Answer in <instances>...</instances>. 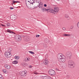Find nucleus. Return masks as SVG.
I'll return each instance as SVG.
<instances>
[{
	"instance_id": "f8f14e48",
	"label": "nucleus",
	"mask_w": 79,
	"mask_h": 79,
	"mask_svg": "<svg viewBox=\"0 0 79 79\" xmlns=\"http://www.w3.org/2000/svg\"><path fill=\"white\" fill-rule=\"evenodd\" d=\"M4 66H5V68H6V69H10V68H11V66H10L7 64H5Z\"/></svg>"
},
{
	"instance_id": "79ce46f5",
	"label": "nucleus",
	"mask_w": 79,
	"mask_h": 79,
	"mask_svg": "<svg viewBox=\"0 0 79 79\" xmlns=\"http://www.w3.org/2000/svg\"><path fill=\"white\" fill-rule=\"evenodd\" d=\"M44 7H47V4H44Z\"/></svg>"
},
{
	"instance_id": "49530a36",
	"label": "nucleus",
	"mask_w": 79,
	"mask_h": 79,
	"mask_svg": "<svg viewBox=\"0 0 79 79\" xmlns=\"http://www.w3.org/2000/svg\"><path fill=\"white\" fill-rule=\"evenodd\" d=\"M34 74H37V73H34Z\"/></svg>"
},
{
	"instance_id": "20e7f679",
	"label": "nucleus",
	"mask_w": 79,
	"mask_h": 79,
	"mask_svg": "<svg viewBox=\"0 0 79 79\" xmlns=\"http://www.w3.org/2000/svg\"><path fill=\"white\" fill-rule=\"evenodd\" d=\"M34 2H26V5L29 9H32V6Z\"/></svg>"
},
{
	"instance_id": "423d86ee",
	"label": "nucleus",
	"mask_w": 79,
	"mask_h": 79,
	"mask_svg": "<svg viewBox=\"0 0 79 79\" xmlns=\"http://www.w3.org/2000/svg\"><path fill=\"white\" fill-rule=\"evenodd\" d=\"M66 55L67 57H68L69 59H71V58L72 57V53L70 52H67Z\"/></svg>"
},
{
	"instance_id": "0eeeda50",
	"label": "nucleus",
	"mask_w": 79,
	"mask_h": 79,
	"mask_svg": "<svg viewBox=\"0 0 79 79\" xmlns=\"http://www.w3.org/2000/svg\"><path fill=\"white\" fill-rule=\"evenodd\" d=\"M5 55L6 57L7 58H10L11 56V53L10 52H5Z\"/></svg>"
},
{
	"instance_id": "1a4fd4ad",
	"label": "nucleus",
	"mask_w": 79,
	"mask_h": 79,
	"mask_svg": "<svg viewBox=\"0 0 79 79\" xmlns=\"http://www.w3.org/2000/svg\"><path fill=\"white\" fill-rule=\"evenodd\" d=\"M10 19H12L13 20H16V18H17V17L15 15H11L10 16Z\"/></svg>"
},
{
	"instance_id": "ddd939ff",
	"label": "nucleus",
	"mask_w": 79,
	"mask_h": 79,
	"mask_svg": "<svg viewBox=\"0 0 79 79\" xmlns=\"http://www.w3.org/2000/svg\"><path fill=\"white\" fill-rule=\"evenodd\" d=\"M26 73L25 72V71H23L21 74L22 76H26Z\"/></svg>"
},
{
	"instance_id": "603ef678",
	"label": "nucleus",
	"mask_w": 79,
	"mask_h": 79,
	"mask_svg": "<svg viewBox=\"0 0 79 79\" xmlns=\"http://www.w3.org/2000/svg\"><path fill=\"white\" fill-rule=\"evenodd\" d=\"M38 3H39V2H38Z\"/></svg>"
},
{
	"instance_id": "ea45409f",
	"label": "nucleus",
	"mask_w": 79,
	"mask_h": 79,
	"mask_svg": "<svg viewBox=\"0 0 79 79\" xmlns=\"http://www.w3.org/2000/svg\"><path fill=\"white\" fill-rule=\"evenodd\" d=\"M2 26H4V27H6V26L5 25H3L2 24H1Z\"/></svg>"
},
{
	"instance_id": "f3484780",
	"label": "nucleus",
	"mask_w": 79,
	"mask_h": 79,
	"mask_svg": "<svg viewBox=\"0 0 79 79\" xmlns=\"http://www.w3.org/2000/svg\"><path fill=\"white\" fill-rule=\"evenodd\" d=\"M65 17L66 18H67V19H68V20H69V19H70V18H69V17L68 15H65Z\"/></svg>"
},
{
	"instance_id": "bb28decb",
	"label": "nucleus",
	"mask_w": 79,
	"mask_h": 79,
	"mask_svg": "<svg viewBox=\"0 0 79 79\" xmlns=\"http://www.w3.org/2000/svg\"><path fill=\"white\" fill-rule=\"evenodd\" d=\"M26 66V65L24 64V63H23L22 64V66L23 67V68H25V66Z\"/></svg>"
},
{
	"instance_id": "a878e982",
	"label": "nucleus",
	"mask_w": 79,
	"mask_h": 79,
	"mask_svg": "<svg viewBox=\"0 0 79 79\" xmlns=\"http://www.w3.org/2000/svg\"><path fill=\"white\" fill-rule=\"evenodd\" d=\"M38 5H42L44 6V4H43V3L42 2H40V3Z\"/></svg>"
},
{
	"instance_id": "de8ad7c7",
	"label": "nucleus",
	"mask_w": 79,
	"mask_h": 79,
	"mask_svg": "<svg viewBox=\"0 0 79 79\" xmlns=\"http://www.w3.org/2000/svg\"><path fill=\"white\" fill-rule=\"evenodd\" d=\"M56 71H59L58 69H56Z\"/></svg>"
},
{
	"instance_id": "4468645a",
	"label": "nucleus",
	"mask_w": 79,
	"mask_h": 79,
	"mask_svg": "<svg viewBox=\"0 0 79 79\" xmlns=\"http://www.w3.org/2000/svg\"><path fill=\"white\" fill-rule=\"evenodd\" d=\"M10 31V30L7 29V32H9V33H10V34H16L13 31Z\"/></svg>"
},
{
	"instance_id": "864d4df0",
	"label": "nucleus",
	"mask_w": 79,
	"mask_h": 79,
	"mask_svg": "<svg viewBox=\"0 0 79 79\" xmlns=\"http://www.w3.org/2000/svg\"><path fill=\"white\" fill-rule=\"evenodd\" d=\"M58 1L59 0H57Z\"/></svg>"
},
{
	"instance_id": "393cba45",
	"label": "nucleus",
	"mask_w": 79,
	"mask_h": 79,
	"mask_svg": "<svg viewBox=\"0 0 79 79\" xmlns=\"http://www.w3.org/2000/svg\"><path fill=\"white\" fill-rule=\"evenodd\" d=\"M15 59L16 60H18L19 59V56H15Z\"/></svg>"
},
{
	"instance_id": "dca6fc26",
	"label": "nucleus",
	"mask_w": 79,
	"mask_h": 79,
	"mask_svg": "<svg viewBox=\"0 0 79 79\" xmlns=\"http://www.w3.org/2000/svg\"><path fill=\"white\" fill-rule=\"evenodd\" d=\"M18 63V60H15L14 61L12 62V64H17V63Z\"/></svg>"
},
{
	"instance_id": "6e6552de",
	"label": "nucleus",
	"mask_w": 79,
	"mask_h": 79,
	"mask_svg": "<svg viewBox=\"0 0 79 79\" xmlns=\"http://www.w3.org/2000/svg\"><path fill=\"white\" fill-rule=\"evenodd\" d=\"M42 11H43V12L44 11H48V12H50V9H47L45 8H42L41 9Z\"/></svg>"
},
{
	"instance_id": "c9c22d12",
	"label": "nucleus",
	"mask_w": 79,
	"mask_h": 79,
	"mask_svg": "<svg viewBox=\"0 0 79 79\" xmlns=\"http://www.w3.org/2000/svg\"><path fill=\"white\" fill-rule=\"evenodd\" d=\"M71 34H67V37H69V36H71Z\"/></svg>"
},
{
	"instance_id": "2eb2a0df",
	"label": "nucleus",
	"mask_w": 79,
	"mask_h": 79,
	"mask_svg": "<svg viewBox=\"0 0 79 79\" xmlns=\"http://www.w3.org/2000/svg\"><path fill=\"white\" fill-rule=\"evenodd\" d=\"M44 63L45 64H48V63H49V61H48V60H45L44 61Z\"/></svg>"
},
{
	"instance_id": "9d476101",
	"label": "nucleus",
	"mask_w": 79,
	"mask_h": 79,
	"mask_svg": "<svg viewBox=\"0 0 79 79\" xmlns=\"http://www.w3.org/2000/svg\"><path fill=\"white\" fill-rule=\"evenodd\" d=\"M62 57L63 56H62V55L60 54H59L57 55V59H58L59 61L61 59Z\"/></svg>"
},
{
	"instance_id": "9b49d317",
	"label": "nucleus",
	"mask_w": 79,
	"mask_h": 79,
	"mask_svg": "<svg viewBox=\"0 0 79 79\" xmlns=\"http://www.w3.org/2000/svg\"><path fill=\"white\" fill-rule=\"evenodd\" d=\"M66 61V58L65 57H63L61 59H60L59 61L60 62H65Z\"/></svg>"
},
{
	"instance_id": "a19ab883",
	"label": "nucleus",
	"mask_w": 79,
	"mask_h": 79,
	"mask_svg": "<svg viewBox=\"0 0 79 79\" xmlns=\"http://www.w3.org/2000/svg\"><path fill=\"white\" fill-rule=\"evenodd\" d=\"M10 10H13V9H14V8L13 7H11L10 8Z\"/></svg>"
},
{
	"instance_id": "c756f323",
	"label": "nucleus",
	"mask_w": 79,
	"mask_h": 79,
	"mask_svg": "<svg viewBox=\"0 0 79 79\" xmlns=\"http://www.w3.org/2000/svg\"><path fill=\"white\" fill-rule=\"evenodd\" d=\"M64 37H67V34H64L63 35Z\"/></svg>"
},
{
	"instance_id": "39448f33",
	"label": "nucleus",
	"mask_w": 79,
	"mask_h": 79,
	"mask_svg": "<svg viewBox=\"0 0 79 79\" xmlns=\"http://www.w3.org/2000/svg\"><path fill=\"white\" fill-rule=\"evenodd\" d=\"M48 73L49 75H51L52 76H53L55 75V72L52 69H50L49 70Z\"/></svg>"
},
{
	"instance_id": "a211bd4d",
	"label": "nucleus",
	"mask_w": 79,
	"mask_h": 79,
	"mask_svg": "<svg viewBox=\"0 0 79 79\" xmlns=\"http://www.w3.org/2000/svg\"><path fill=\"white\" fill-rule=\"evenodd\" d=\"M34 3V4L35 7H36V8H37V7H39V5H38V4L37 3H34V1H33Z\"/></svg>"
},
{
	"instance_id": "a18cd8bd",
	"label": "nucleus",
	"mask_w": 79,
	"mask_h": 79,
	"mask_svg": "<svg viewBox=\"0 0 79 79\" xmlns=\"http://www.w3.org/2000/svg\"><path fill=\"white\" fill-rule=\"evenodd\" d=\"M19 1H16V3H20Z\"/></svg>"
},
{
	"instance_id": "f257e3e1",
	"label": "nucleus",
	"mask_w": 79,
	"mask_h": 79,
	"mask_svg": "<svg viewBox=\"0 0 79 79\" xmlns=\"http://www.w3.org/2000/svg\"><path fill=\"white\" fill-rule=\"evenodd\" d=\"M68 64L69 68H74L75 66V63L73 61L70 60L68 62Z\"/></svg>"
},
{
	"instance_id": "c85d7f7f",
	"label": "nucleus",
	"mask_w": 79,
	"mask_h": 79,
	"mask_svg": "<svg viewBox=\"0 0 79 79\" xmlns=\"http://www.w3.org/2000/svg\"><path fill=\"white\" fill-rule=\"evenodd\" d=\"M19 36L20 37H25L23 35H19Z\"/></svg>"
},
{
	"instance_id": "e433bc0d",
	"label": "nucleus",
	"mask_w": 79,
	"mask_h": 79,
	"mask_svg": "<svg viewBox=\"0 0 79 79\" xmlns=\"http://www.w3.org/2000/svg\"><path fill=\"white\" fill-rule=\"evenodd\" d=\"M40 36V35H36V37H39Z\"/></svg>"
},
{
	"instance_id": "7c9ffc66",
	"label": "nucleus",
	"mask_w": 79,
	"mask_h": 79,
	"mask_svg": "<svg viewBox=\"0 0 79 79\" xmlns=\"http://www.w3.org/2000/svg\"><path fill=\"white\" fill-rule=\"evenodd\" d=\"M29 52L31 54H34V52L32 51H29Z\"/></svg>"
},
{
	"instance_id": "8fccbe9b",
	"label": "nucleus",
	"mask_w": 79,
	"mask_h": 79,
	"mask_svg": "<svg viewBox=\"0 0 79 79\" xmlns=\"http://www.w3.org/2000/svg\"><path fill=\"white\" fill-rule=\"evenodd\" d=\"M0 27H1V25L0 24Z\"/></svg>"
},
{
	"instance_id": "f704fd0d",
	"label": "nucleus",
	"mask_w": 79,
	"mask_h": 79,
	"mask_svg": "<svg viewBox=\"0 0 79 79\" xmlns=\"http://www.w3.org/2000/svg\"><path fill=\"white\" fill-rule=\"evenodd\" d=\"M25 2H26V3H32V2H31V1L29 2V1H27V2H26V0H25Z\"/></svg>"
},
{
	"instance_id": "7ed1b4c3",
	"label": "nucleus",
	"mask_w": 79,
	"mask_h": 79,
	"mask_svg": "<svg viewBox=\"0 0 79 79\" xmlns=\"http://www.w3.org/2000/svg\"><path fill=\"white\" fill-rule=\"evenodd\" d=\"M58 11H59V8L57 7H55L54 8V9H50V13L55 14L56 13H57Z\"/></svg>"
},
{
	"instance_id": "4be33fe9",
	"label": "nucleus",
	"mask_w": 79,
	"mask_h": 79,
	"mask_svg": "<svg viewBox=\"0 0 79 79\" xmlns=\"http://www.w3.org/2000/svg\"><path fill=\"white\" fill-rule=\"evenodd\" d=\"M3 72L4 73H5V74H6L8 73V72L6 70H3Z\"/></svg>"
},
{
	"instance_id": "37998d69",
	"label": "nucleus",
	"mask_w": 79,
	"mask_h": 79,
	"mask_svg": "<svg viewBox=\"0 0 79 79\" xmlns=\"http://www.w3.org/2000/svg\"><path fill=\"white\" fill-rule=\"evenodd\" d=\"M26 60H28V61H29V58H26Z\"/></svg>"
},
{
	"instance_id": "2f4dec72",
	"label": "nucleus",
	"mask_w": 79,
	"mask_h": 79,
	"mask_svg": "<svg viewBox=\"0 0 79 79\" xmlns=\"http://www.w3.org/2000/svg\"><path fill=\"white\" fill-rule=\"evenodd\" d=\"M74 28V26L73 25H72L70 27V29H73Z\"/></svg>"
},
{
	"instance_id": "473e14b6",
	"label": "nucleus",
	"mask_w": 79,
	"mask_h": 79,
	"mask_svg": "<svg viewBox=\"0 0 79 79\" xmlns=\"http://www.w3.org/2000/svg\"><path fill=\"white\" fill-rule=\"evenodd\" d=\"M44 47H45V48H47V45L46 44H44Z\"/></svg>"
},
{
	"instance_id": "aec40b11",
	"label": "nucleus",
	"mask_w": 79,
	"mask_h": 79,
	"mask_svg": "<svg viewBox=\"0 0 79 79\" xmlns=\"http://www.w3.org/2000/svg\"><path fill=\"white\" fill-rule=\"evenodd\" d=\"M25 40L26 41V42H28V41H29V40H30V38H27Z\"/></svg>"
},
{
	"instance_id": "c03bdc74",
	"label": "nucleus",
	"mask_w": 79,
	"mask_h": 79,
	"mask_svg": "<svg viewBox=\"0 0 79 79\" xmlns=\"http://www.w3.org/2000/svg\"><path fill=\"white\" fill-rule=\"evenodd\" d=\"M16 1H13L12 2H13V3H16Z\"/></svg>"
},
{
	"instance_id": "cd10ccee",
	"label": "nucleus",
	"mask_w": 79,
	"mask_h": 79,
	"mask_svg": "<svg viewBox=\"0 0 79 79\" xmlns=\"http://www.w3.org/2000/svg\"><path fill=\"white\" fill-rule=\"evenodd\" d=\"M10 26V23H8L7 24H6V26H7L8 27H9V26Z\"/></svg>"
},
{
	"instance_id": "b1692460",
	"label": "nucleus",
	"mask_w": 79,
	"mask_h": 79,
	"mask_svg": "<svg viewBox=\"0 0 79 79\" xmlns=\"http://www.w3.org/2000/svg\"><path fill=\"white\" fill-rule=\"evenodd\" d=\"M43 6H44L38 5V7H39V8H42Z\"/></svg>"
},
{
	"instance_id": "3c124183",
	"label": "nucleus",
	"mask_w": 79,
	"mask_h": 79,
	"mask_svg": "<svg viewBox=\"0 0 79 79\" xmlns=\"http://www.w3.org/2000/svg\"><path fill=\"white\" fill-rule=\"evenodd\" d=\"M30 68H32V66H30Z\"/></svg>"
},
{
	"instance_id": "58836bf2",
	"label": "nucleus",
	"mask_w": 79,
	"mask_h": 79,
	"mask_svg": "<svg viewBox=\"0 0 79 79\" xmlns=\"http://www.w3.org/2000/svg\"><path fill=\"white\" fill-rule=\"evenodd\" d=\"M62 29H63V31H65V30H66V28H65V27H63L62 28Z\"/></svg>"
},
{
	"instance_id": "5701e85b",
	"label": "nucleus",
	"mask_w": 79,
	"mask_h": 79,
	"mask_svg": "<svg viewBox=\"0 0 79 79\" xmlns=\"http://www.w3.org/2000/svg\"><path fill=\"white\" fill-rule=\"evenodd\" d=\"M0 79H4L3 77L2 76V75L0 74Z\"/></svg>"
},
{
	"instance_id": "f03ea898",
	"label": "nucleus",
	"mask_w": 79,
	"mask_h": 79,
	"mask_svg": "<svg viewBox=\"0 0 79 79\" xmlns=\"http://www.w3.org/2000/svg\"><path fill=\"white\" fill-rule=\"evenodd\" d=\"M68 64L69 68H74L75 66V63L73 61L70 60L68 62Z\"/></svg>"
},
{
	"instance_id": "72a5a7b5",
	"label": "nucleus",
	"mask_w": 79,
	"mask_h": 79,
	"mask_svg": "<svg viewBox=\"0 0 79 79\" xmlns=\"http://www.w3.org/2000/svg\"><path fill=\"white\" fill-rule=\"evenodd\" d=\"M44 79H49V78H48V77L46 76L44 77Z\"/></svg>"
},
{
	"instance_id": "09e8293b",
	"label": "nucleus",
	"mask_w": 79,
	"mask_h": 79,
	"mask_svg": "<svg viewBox=\"0 0 79 79\" xmlns=\"http://www.w3.org/2000/svg\"><path fill=\"white\" fill-rule=\"evenodd\" d=\"M13 4H14V3H13H13H12L11 5H13Z\"/></svg>"
},
{
	"instance_id": "5fc2aeb1",
	"label": "nucleus",
	"mask_w": 79,
	"mask_h": 79,
	"mask_svg": "<svg viewBox=\"0 0 79 79\" xmlns=\"http://www.w3.org/2000/svg\"><path fill=\"white\" fill-rule=\"evenodd\" d=\"M37 3V1L36 2Z\"/></svg>"
},
{
	"instance_id": "4c0bfd02",
	"label": "nucleus",
	"mask_w": 79,
	"mask_h": 79,
	"mask_svg": "<svg viewBox=\"0 0 79 79\" xmlns=\"http://www.w3.org/2000/svg\"><path fill=\"white\" fill-rule=\"evenodd\" d=\"M77 26L79 28V22H78L77 23Z\"/></svg>"
},
{
	"instance_id": "6ab92c4d",
	"label": "nucleus",
	"mask_w": 79,
	"mask_h": 79,
	"mask_svg": "<svg viewBox=\"0 0 79 79\" xmlns=\"http://www.w3.org/2000/svg\"><path fill=\"white\" fill-rule=\"evenodd\" d=\"M21 37H19L18 38H17V41L18 42H21Z\"/></svg>"
},
{
	"instance_id": "412c9836",
	"label": "nucleus",
	"mask_w": 79,
	"mask_h": 79,
	"mask_svg": "<svg viewBox=\"0 0 79 79\" xmlns=\"http://www.w3.org/2000/svg\"><path fill=\"white\" fill-rule=\"evenodd\" d=\"M63 67L65 68L66 67V63H64L62 64Z\"/></svg>"
}]
</instances>
